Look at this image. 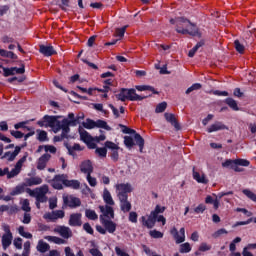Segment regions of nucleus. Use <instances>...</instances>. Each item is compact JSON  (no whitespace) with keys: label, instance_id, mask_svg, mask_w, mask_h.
I'll return each instance as SVG.
<instances>
[{"label":"nucleus","instance_id":"6","mask_svg":"<svg viewBox=\"0 0 256 256\" xmlns=\"http://www.w3.org/2000/svg\"><path fill=\"white\" fill-rule=\"evenodd\" d=\"M68 178L67 174H57L51 180V186L53 189H57V191H61L63 189V185L65 186V181Z\"/></svg>","mask_w":256,"mask_h":256},{"label":"nucleus","instance_id":"17","mask_svg":"<svg viewBox=\"0 0 256 256\" xmlns=\"http://www.w3.org/2000/svg\"><path fill=\"white\" fill-rule=\"evenodd\" d=\"M51 159V154L45 153L43 154L37 162V169L39 171H43L45 167H47V163H49V160Z\"/></svg>","mask_w":256,"mask_h":256},{"label":"nucleus","instance_id":"25","mask_svg":"<svg viewBox=\"0 0 256 256\" xmlns=\"http://www.w3.org/2000/svg\"><path fill=\"white\" fill-rule=\"evenodd\" d=\"M79 133H80V139L84 143H91L93 141V136L87 132V130L83 129L82 127H79Z\"/></svg>","mask_w":256,"mask_h":256},{"label":"nucleus","instance_id":"43","mask_svg":"<svg viewBox=\"0 0 256 256\" xmlns=\"http://www.w3.org/2000/svg\"><path fill=\"white\" fill-rule=\"evenodd\" d=\"M203 85L201 83H194L192 84L187 90L186 95H189L190 93H193V91H199V89H202Z\"/></svg>","mask_w":256,"mask_h":256},{"label":"nucleus","instance_id":"60","mask_svg":"<svg viewBox=\"0 0 256 256\" xmlns=\"http://www.w3.org/2000/svg\"><path fill=\"white\" fill-rule=\"evenodd\" d=\"M22 211H25L26 213L31 212V206H29V200L25 199L22 203Z\"/></svg>","mask_w":256,"mask_h":256},{"label":"nucleus","instance_id":"48","mask_svg":"<svg viewBox=\"0 0 256 256\" xmlns=\"http://www.w3.org/2000/svg\"><path fill=\"white\" fill-rule=\"evenodd\" d=\"M180 253H191V244L189 242L180 245Z\"/></svg>","mask_w":256,"mask_h":256},{"label":"nucleus","instance_id":"15","mask_svg":"<svg viewBox=\"0 0 256 256\" xmlns=\"http://www.w3.org/2000/svg\"><path fill=\"white\" fill-rule=\"evenodd\" d=\"M39 53H41V55H44V57H52V55H57V51H55V48H53L52 45H40Z\"/></svg>","mask_w":256,"mask_h":256},{"label":"nucleus","instance_id":"29","mask_svg":"<svg viewBox=\"0 0 256 256\" xmlns=\"http://www.w3.org/2000/svg\"><path fill=\"white\" fill-rule=\"evenodd\" d=\"M44 239L50 243H55V245H65V243H67L65 239L59 238L57 236H45Z\"/></svg>","mask_w":256,"mask_h":256},{"label":"nucleus","instance_id":"27","mask_svg":"<svg viewBox=\"0 0 256 256\" xmlns=\"http://www.w3.org/2000/svg\"><path fill=\"white\" fill-rule=\"evenodd\" d=\"M171 25H176V29H181V25L183 23H191V20L185 18V17H177L176 19H170Z\"/></svg>","mask_w":256,"mask_h":256},{"label":"nucleus","instance_id":"19","mask_svg":"<svg viewBox=\"0 0 256 256\" xmlns=\"http://www.w3.org/2000/svg\"><path fill=\"white\" fill-rule=\"evenodd\" d=\"M101 213H103L104 217L108 219H115V210L111 205L99 206Z\"/></svg>","mask_w":256,"mask_h":256},{"label":"nucleus","instance_id":"59","mask_svg":"<svg viewBox=\"0 0 256 256\" xmlns=\"http://www.w3.org/2000/svg\"><path fill=\"white\" fill-rule=\"evenodd\" d=\"M14 247H16V249H23V239L18 237L14 239Z\"/></svg>","mask_w":256,"mask_h":256},{"label":"nucleus","instance_id":"30","mask_svg":"<svg viewBox=\"0 0 256 256\" xmlns=\"http://www.w3.org/2000/svg\"><path fill=\"white\" fill-rule=\"evenodd\" d=\"M224 103L226 105H228V107H230V109H232V111H239V105L237 104V102L235 101V99L228 97L224 100Z\"/></svg>","mask_w":256,"mask_h":256},{"label":"nucleus","instance_id":"32","mask_svg":"<svg viewBox=\"0 0 256 256\" xmlns=\"http://www.w3.org/2000/svg\"><path fill=\"white\" fill-rule=\"evenodd\" d=\"M25 187H27V185L24 183V184H20L18 186H16L11 192H10V195L12 197H15V195H21L22 193H25Z\"/></svg>","mask_w":256,"mask_h":256},{"label":"nucleus","instance_id":"5","mask_svg":"<svg viewBox=\"0 0 256 256\" xmlns=\"http://www.w3.org/2000/svg\"><path fill=\"white\" fill-rule=\"evenodd\" d=\"M119 127L122 129V133H125L126 135H134L136 145H138L140 153H143V149L145 147V139H143V136L137 133V131L134 129H131L123 124H119Z\"/></svg>","mask_w":256,"mask_h":256},{"label":"nucleus","instance_id":"51","mask_svg":"<svg viewBox=\"0 0 256 256\" xmlns=\"http://www.w3.org/2000/svg\"><path fill=\"white\" fill-rule=\"evenodd\" d=\"M149 235H150V237H152V239H163V233L158 230L150 231Z\"/></svg>","mask_w":256,"mask_h":256},{"label":"nucleus","instance_id":"45","mask_svg":"<svg viewBox=\"0 0 256 256\" xmlns=\"http://www.w3.org/2000/svg\"><path fill=\"white\" fill-rule=\"evenodd\" d=\"M34 191L39 195H47V193H49V186L47 184H44L40 188H36V190Z\"/></svg>","mask_w":256,"mask_h":256},{"label":"nucleus","instance_id":"39","mask_svg":"<svg viewBox=\"0 0 256 256\" xmlns=\"http://www.w3.org/2000/svg\"><path fill=\"white\" fill-rule=\"evenodd\" d=\"M137 91H152L154 95H159V92L152 86L140 85L136 86Z\"/></svg>","mask_w":256,"mask_h":256},{"label":"nucleus","instance_id":"50","mask_svg":"<svg viewBox=\"0 0 256 256\" xmlns=\"http://www.w3.org/2000/svg\"><path fill=\"white\" fill-rule=\"evenodd\" d=\"M21 173V170H19L18 168H13L10 172H9V168H8V173H6L7 175V179H13V177H17V175Z\"/></svg>","mask_w":256,"mask_h":256},{"label":"nucleus","instance_id":"52","mask_svg":"<svg viewBox=\"0 0 256 256\" xmlns=\"http://www.w3.org/2000/svg\"><path fill=\"white\" fill-rule=\"evenodd\" d=\"M165 109H167V102H161L156 106L155 113H164Z\"/></svg>","mask_w":256,"mask_h":256},{"label":"nucleus","instance_id":"11","mask_svg":"<svg viewBox=\"0 0 256 256\" xmlns=\"http://www.w3.org/2000/svg\"><path fill=\"white\" fill-rule=\"evenodd\" d=\"M64 205L70 207V209H77V207H81V199L74 196H64L63 197Z\"/></svg>","mask_w":256,"mask_h":256},{"label":"nucleus","instance_id":"12","mask_svg":"<svg viewBox=\"0 0 256 256\" xmlns=\"http://www.w3.org/2000/svg\"><path fill=\"white\" fill-rule=\"evenodd\" d=\"M63 217H65V211L63 210H55L44 215V219H49V221L53 223H55L57 219H63Z\"/></svg>","mask_w":256,"mask_h":256},{"label":"nucleus","instance_id":"62","mask_svg":"<svg viewBox=\"0 0 256 256\" xmlns=\"http://www.w3.org/2000/svg\"><path fill=\"white\" fill-rule=\"evenodd\" d=\"M96 153H98L100 157H107V148L106 147L96 148Z\"/></svg>","mask_w":256,"mask_h":256},{"label":"nucleus","instance_id":"44","mask_svg":"<svg viewBox=\"0 0 256 256\" xmlns=\"http://www.w3.org/2000/svg\"><path fill=\"white\" fill-rule=\"evenodd\" d=\"M18 233L19 235H21V237H24L25 239H33V234L29 232H25V227L23 226H20L18 228Z\"/></svg>","mask_w":256,"mask_h":256},{"label":"nucleus","instance_id":"63","mask_svg":"<svg viewBox=\"0 0 256 256\" xmlns=\"http://www.w3.org/2000/svg\"><path fill=\"white\" fill-rule=\"evenodd\" d=\"M137 212H130L129 213V221L130 223H137Z\"/></svg>","mask_w":256,"mask_h":256},{"label":"nucleus","instance_id":"38","mask_svg":"<svg viewBox=\"0 0 256 256\" xmlns=\"http://www.w3.org/2000/svg\"><path fill=\"white\" fill-rule=\"evenodd\" d=\"M63 139H69V132H65V130H62L61 135H56L53 138L54 143H61Z\"/></svg>","mask_w":256,"mask_h":256},{"label":"nucleus","instance_id":"16","mask_svg":"<svg viewBox=\"0 0 256 256\" xmlns=\"http://www.w3.org/2000/svg\"><path fill=\"white\" fill-rule=\"evenodd\" d=\"M228 131L229 127L227 125L223 124V122L216 121L214 124L210 125V127L207 128L208 133H215L217 131Z\"/></svg>","mask_w":256,"mask_h":256},{"label":"nucleus","instance_id":"23","mask_svg":"<svg viewBox=\"0 0 256 256\" xmlns=\"http://www.w3.org/2000/svg\"><path fill=\"white\" fill-rule=\"evenodd\" d=\"M26 193H28L30 197H35L36 201L40 203H47V195L45 194H37L35 190H31V188H26Z\"/></svg>","mask_w":256,"mask_h":256},{"label":"nucleus","instance_id":"14","mask_svg":"<svg viewBox=\"0 0 256 256\" xmlns=\"http://www.w3.org/2000/svg\"><path fill=\"white\" fill-rule=\"evenodd\" d=\"M100 221L108 233H115L117 231V224L112 220H107L103 216H100Z\"/></svg>","mask_w":256,"mask_h":256},{"label":"nucleus","instance_id":"55","mask_svg":"<svg viewBox=\"0 0 256 256\" xmlns=\"http://www.w3.org/2000/svg\"><path fill=\"white\" fill-rule=\"evenodd\" d=\"M86 179L90 185V187H97V178L92 177L91 174L86 176Z\"/></svg>","mask_w":256,"mask_h":256},{"label":"nucleus","instance_id":"49","mask_svg":"<svg viewBox=\"0 0 256 256\" xmlns=\"http://www.w3.org/2000/svg\"><path fill=\"white\" fill-rule=\"evenodd\" d=\"M83 127L85 129H95L96 127V121L91 120V119H87L86 122L83 123Z\"/></svg>","mask_w":256,"mask_h":256},{"label":"nucleus","instance_id":"13","mask_svg":"<svg viewBox=\"0 0 256 256\" xmlns=\"http://www.w3.org/2000/svg\"><path fill=\"white\" fill-rule=\"evenodd\" d=\"M81 217H83L81 213L71 214L68 221V224L70 225V227H81L83 225V221H81Z\"/></svg>","mask_w":256,"mask_h":256},{"label":"nucleus","instance_id":"42","mask_svg":"<svg viewBox=\"0 0 256 256\" xmlns=\"http://www.w3.org/2000/svg\"><path fill=\"white\" fill-rule=\"evenodd\" d=\"M234 48L237 53H240V55H243V53H245V45L241 44L239 40L234 41Z\"/></svg>","mask_w":256,"mask_h":256},{"label":"nucleus","instance_id":"41","mask_svg":"<svg viewBox=\"0 0 256 256\" xmlns=\"http://www.w3.org/2000/svg\"><path fill=\"white\" fill-rule=\"evenodd\" d=\"M38 136L37 140L40 141V143H45V141H49L47 138V132L44 130H37Z\"/></svg>","mask_w":256,"mask_h":256},{"label":"nucleus","instance_id":"28","mask_svg":"<svg viewBox=\"0 0 256 256\" xmlns=\"http://www.w3.org/2000/svg\"><path fill=\"white\" fill-rule=\"evenodd\" d=\"M103 201L106 205H115V201L113 200V196H111V192L107 188L103 190Z\"/></svg>","mask_w":256,"mask_h":256},{"label":"nucleus","instance_id":"61","mask_svg":"<svg viewBox=\"0 0 256 256\" xmlns=\"http://www.w3.org/2000/svg\"><path fill=\"white\" fill-rule=\"evenodd\" d=\"M207 209V206H205V204H199L195 209H194V213H205Z\"/></svg>","mask_w":256,"mask_h":256},{"label":"nucleus","instance_id":"9","mask_svg":"<svg viewBox=\"0 0 256 256\" xmlns=\"http://www.w3.org/2000/svg\"><path fill=\"white\" fill-rule=\"evenodd\" d=\"M53 231L54 233H58V235L64 239H71V237H73V231H71V228L67 226L58 225Z\"/></svg>","mask_w":256,"mask_h":256},{"label":"nucleus","instance_id":"10","mask_svg":"<svg viewBox=\"0 0 256 256\" xmlns=\"http://www.w3.org/2000/svg\"><path fill=\"white\" fill-rule=\"evenodd\" d=\"M5 234L2 236V247L3 249H7L11 246V243L13 241V233H11V229L9 226L4 227Z\"/></svg>","mask_w":256,"mask_h":256},{"label":"nucleus","instance_id":"22","mask_svg":"<svg viewBox=\"0 0 256 256\" xmlns=\"http://www.w3.org/2000/svg\"><path fill=\"white\" fill-rule=\"evenodd\" d=\"M19 153H21V147L16 146L15 150L13 152H11V151L6 152L1 157V159H7V161H15V158L17 157V155H19Z\"/></svg>","mask_w":256,"mask_h":256},{"label":"nucleus","instance_id":"53","mask_svg":"<svg viewBox=\"0 0 256 256\" xmlns=\"http://www.w3.org/2000/svg\"><path fill=\"white\" fill-rule=\"evenodd\" d=\"M227 233H229V232H227V230L225 228H222V229H219L216 232H214L212 234V237L214 239H219V237H221V235H227Z\"/></svg>","mask_w":256,"mask_h":256},{"label":"nucleus","instance_id":"34","mask_svg":"<svg viewBox=\"0 0 256 256\" xmlns=\"http://www.w3.org/2000/svg\"><path fill=\"white\" fill-rule=\"evenodd\" d=\"M51 249V246H49L48 243L44 242L43 240H40L37 245V250L39 253H47Z\"/></svg>","mask_w":256,"mask_h":256},{"label":"nucleus","instance_id":"36","mask_svg":"<svg viewBox=\"0 0 256 256\" xmlns=\"http://www.w3.org/2000/svg\"><path fill=\"white\" fill-rule=\"evenodd\" d=\"M0 57H7L8 59H18L17 54H14L13 51H7L5 49H0Z\"/></svg>","mask_w":256,"mask_h":256},{"label":"nucleus","instance_id":"31","mask_svg":"<svg viewBox=\"0 0 256 256\" xmlns=\"http://www.w3.org/2000/svg\"><path fill=\"white\" fill-rule=\"evenodd\" d=\"M64 187H70L71 189H80L81 182H79V180H69L66 178Z\"/></svg>","mask_w":256,"mask_h":256},{"label":"nucleus","instance_id":"2","mask_svg":"<svg viewBox=\"0 0 256 256\" xmlns=\"http://www.w3.org/2000/svg\"><path fill=\"white\" fill-rule=\"evenodd\" d=\"M116 195L120 202V210L122 213H129L132 209L131 202L129 201V193L133 192V187L129 183L116 184Z\"/></svg>","mask_w":256,"mask_h":256},{"label":"nucleus","instance_id":"37","mask_svg":"<svg viewBox=\"0 0 256 256\" xmlns=\"http://www.w3.org/2000/svg\"><path fill=\"white\" fill-rule=\"evenodd\" d=\"M96 127L98 129H105V131H111V126L107 125V121L105 120H96Z\"/></svg>","mask_w":256,"mask_h":256},{"label":"nucleus","instance_id":"46","mask_svg":"<svg viewBox=\"0 0 256 256\" xmlns=\"http://www.w3.org/2000/svg\"><path fill=\"white\" fill-rule=\"evenodd\" d=\"M27 157H29V153L26 152L25 155L18 160V162L15 165V168L21 171V167H23V163L27 161Z\"/></svg>","mask_w":256,"mask_h":256},{"label":"nucleus","instance_id":"54","mask_svg":"<svg viewBox=\"0 0 256 256\" xmlns=\"http://www.w3.org/2000/svg\"><path fill=\"white\" fill-rule=\"evenodd\" d=\"M105 148L106 149H111V151L119 150V146L115 144L114 142L111 141H106L105 142Z\"/></svg>","mask_w":256,"mask_h":256},{"label":"nucleus","instance_id":"26","mask_svg":"<svg viewBox=\"0 0 256 256\" xmlns=\"http://www.w3.org/2000/svg\"><path fill=\"white\" fill-rule=\"evenodd\" d=\"M43 183V179L39 176L30 177L25 180L26 187H33L35 185H41Z\"/></svg>","mask_w":256,"mask_h":256},{"label":"nucleus","instance_id":"8","mask_svg":"<svg viewBox=\"0 0 256 256\" xmlns=\"http://www.w3.org/2000/svg\"><path fill=\"white\" fill-rule=\"evenodd\" d=\"M229 165H238L239 167H249L251 165V162L247 159H226L224 162H222V167H229Z\"/></svg>","mask_w":256,"mask_h":256},{"label":"nucleus","instance_id":"58","mask_svg":"<svg viewBox=\"0 0 256 256\" xmlns=\"http://www.w3.org/2000/svg\"><path fill=\"white\" fill-rule=\"evenodd\" d=\"M199 251H201V253H205V251H211V245L203 242L199 246Z\"/></svg>","mask_w":256,"mask_h":256},{"label":"nucleus","instance_id":"3","mask_svg":"<svg viewBox=\"0 0 256 256\" xmlns=\"http://www.w3.org/2000/svg\"><path fill=\"white\" fill-rule=\"evenodd\" d=\"M166 209L167 207L165 206L156 205L155 209L151 211L148 216V219H146L145 216L141 217L142 225L147 227V229H153L156 223H162V225H165L167 223V219L165 216L161 215V213H165Z\"/></svg>","mask_w":256,"mask_h":256},{"label":"nucleus","instance_id":"20","mask_svg":"<svg viewBox=\"0 0 256 256\" xmlns=\"http://www.w3.org/2000/svg\"><path fill=\"white\" fill-rule=\"evenodd\" d=\"M164 117L168 123L172 125L177 131L181 129V126L179 125V122L177 121V118H175V114L173 113H165Z\"/></svg>","mask_w":256,"mask_h":256},{"label":"nucleus","instance_id":"33","mask_svg":"<svg viewBox=\"0 0 256 256\" xmlns=\"http://www.w3.org/2000/svg\"><path fill=\"white\" fill-rule=\"evenodd\" d=\"M203 45H205V40L197 42V44L188 52V57H195V54L199 49H201V47H203Z\"/></svg>","mask_w":256,"mask_h":256},{"label":"nucleus","instance_id":"57","mask_svg":"<svg viewBox=\"0 0 256 256\" xmlns=\"http://www.w3.org/2000/svg\"><path fill=\"white\" fill-rule=\"evenodd\" d=\"M4 77H11V75H15V68H3Z\"/></svg>","mask_w":256,"mask_h":256},{"label":"nucleus","instance_id":"18","mask_svg":"<svg viewBox=\"0 0 256 256\" xmlns=\"http://www.w3.org/2000/svg\"><path fill=\"white\" fill-rule=\"evenodd\" d=\"M170 233L173 235L177 244L183 243L185 241V228L180 229V235L179 231H177V228H173Z\"/></svg>","mask_w":256,"mask_h":256},{"label":"nucleus","instance_id":"1","mask_svg":"<svg viewBox=\"0 0 256 256\" xmlns=\"http://www.w3.org/2000/svg\"><path fill=\"white\" fill-rule=\"evenodd\" d=\"M61 116H45V121L49 123V127L54 131V133H59L61 130L71 133L70 127H77L81 120L85 119V116L75 117L74 113H69L68 118H64L59 121Z\"/></svg>","mask_w":256,"mask_h":256},{"label":"nucleus","instance_id":"24","mask_svg":"<svg viewBox=\"0 0 256 256\" xmlns=\"http://www.w3.org/2000/svg\"><path fill=\"white\" fill-rule=\"evenodd\" d=\"M192 176L197 183H202L203 185H207V183H209L207 176H205V174H199V172L195 171V167H193Z\"/></svg>","mask_w":256,"mask_h":256},{"label":"nucleus","instance_id":"7","mask_svg":"<svg viewBox=\"0 0 256 256\" xmlns=\"http://www.w3.org/2000/svg\"><path fill=\"white\" fill-rule=\"evenodd\" d=\"M188 25H191L190 30L189 29L176 28V31L178 33H180V35H191L192 37H201V32H199V28H197L195 24L190 22V23H188Z\"/></svg>","mask_w":256,"mask_h":256},{"label":"nucleus","instance_id":"21","mask_svg":"<svg viewBox=\"0 0 256 256\" xmlns=\"http://www.w3.org/2000/svg\"><path fill=\"white\" fill-rule=\"evenodd\" d=\"M80 171L86 175H91V173H93V164L91 163V160L83 161L80 165Z\"/></svg>","mask_w":256,"mask_h":256},{"label":"nucleus","instance_id":"40","mask_svg":"<svg viewBox=\"0 0 256 256\" xmlns=\"http://www.w3.org/2000/svg\"><path fill=\"white\" fill-rule=\"evenodd\" d=\"M124 145L127 149H133L135 147V141L131 136H124Z\"/></svg>","mask_w":256,"mask_h":256},{"label":"nucleus","instance_id":"47","mask_svg":"<svg viewBox=\"0 0 256 256\" xmlns=\"http://www.w3.org/2000/svg\"><path fill=\"white\" fill-rule=\"evenodd\" d=\"M243 195H246V197H248V199H251V201H254V203H256V194L253 193L251 190L249 189H244L242 191Z\"/></svg>","mask_w":256,"mask_h":256},{"label":"nucleus","instance_id":"4","mask_svg":"<svg viewBox=\"0 0 256 256\" xmlns=\"http://www.w3.org/2000/svg\"><path fill=\"white\" fill-rule=\"evenodd\" d=\"M118 101H143V99H147L145 95L137 94V91L134 88H121L120 93L116 95Z\"/></svg>","mask_w":256,"mask_h":256},{"label":"nucleus","instance_id":"56","mask_svg":"<svg viewBox=\"0 0 256 256\" xmlns=\"http://www.w3.org/2000/svg\"><path fill=\"white\" fill-rule=\"evenodd\" d=\"M83 229L88 233V235H93L95 231L93 230V227H91V224L89 222H86L83 224Z\"/></svg>","mask_w":256,"mask_h":256},{"label":"nucleus","instance_id":"64","mask_svg":"<svg viewBox=\"0 0 256 256\" xmlns=\"http://www.w3.org/2000/svg\"><path fill=\"white\" fill-rule=\"evenodd\" d=\"M89 253L92 255V256H103V253L100 252L99 249L97 248H92L89 250Z\"/></svg>","mask_w":256,"mask_h":256},{"label":"nucleus","instance_id":"35","mask_svg":"<svg viewBox=\"0 0 256 256\" xmlns=\"http://www.w3.org/2000/svg\"><path fill=\"white\" fill-rule=\"evenodd\" d=\"M85 217H87V219H89L90 221H97V219H99V215H97V212L91 209L85 210Z\"/></svg>","mask_w":256,"mask_h":256}]
</instances>
